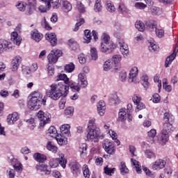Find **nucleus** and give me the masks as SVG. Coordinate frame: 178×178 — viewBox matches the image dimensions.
<instances>
[{"label":"nucleus","mask_w":178,"mask_h":178,"mask_svg":"<svg viewBox=\"0 0 178 178\" xmlns=\"http://www.w3.org/2000/svg\"><path fill=\"white\" fill-rule=\"evenodd\" d=\"M69 87L76 92H79L81 88L79 83L70 81V82L65 85L63 82L54 83L50 86V90L47 92V96L54 101H58L60 97H66L67 95V91H69Z\"/></svg>","instance_id":"obj_1"},{"label":"nucleus","mask_w":178,"mask_h":178,"mask_svg":"<svg viewBox=\"0 0 178 178\" xmlns=\"http://www.w3.org/2000/svg\"><path fill=\"white\" fill-rule=\"evenodd\" d=\"M86 134V138L88 141L91 143H98V140L101 137V129L97 127L95 124V118H91L88 124V131Z\"/></svg>","instance_id":"obj_2"},{"label":"nucleus","mask_w":178,"mask_h":178,"mask_svg":"<svg viewBox=\"0 0 178 178\" xmlns=\"http://www.w3.org/2000/svg\"><path fill=\"white\" fill-rule=\"evenodd\" d=\"M67 163V160L65 158V154L62 152H58V158L51 159L49 161V166L55 169L58 168L59 165L62 167L63 169L66 168V164Z\"/></svg>","instance_id":"obj_3"},{"label":"nucleus","mask_w":178,"mask_h":178,"mask_svg":"<svg viewBox=\"0 0 178 178\" xmlns=\"http://www.w3.org/2000/svg\"><path fill=\"white\" fill-rule=\"evenodd\" d=\"M173 131V125L172 124H167L165 127H163L161 131V135L158 138L156 143L161 144V145H165L166 143L169 140V133Z\"/></svg>","instance_id":"obj_4"},{"label":"nucleus","mask_w":178,"mask_h":178,"mask_svg":"<svg viewBox=\"0 0 178 178\" xmlns=\"http://www.w3.org/2000/svg\"><path fill=\"white\" fill-rule=\"evenodd\" d=\"M41 97H42V95L38 92H35L32 95L28 102V108H29L31 111H38V109L41 108V101L40 100Z\"/></svg>","instance_id":"obj_5"},{"label":"nucleus","mask_w":178,"mask_h":178,"mask_svg":"<svg viewBox=\"0 0 178 178\" xmlns=\"http://www.w3.org/2000/svg\"><path fill=\"white\" fill-rule=\"evenodd\" d=\"M37 116L40 120L39 123L40 127H44L45 124H48L51 122V114L48 112H44L42 111H39Z\"/></svg>","instance_id":"obj_6"},{"label":"nucleus","mask_w":178,"mask_h":178,"mask_svg":"<svg viewBox=\"0 0 178 178\" xmlns=\"http://www.w3.org/2000/svg\"><path fill=\"white\" fill-rule=\"evenodd\" d=\"M118 42L120 47V51L123 56V58H127L130 55V51L129 50V45L124 42L122 36L118 37Z\"/></svg>","instance_id":"obj_7"},{"label":"nucleus","mask_w":178,"mask_h":178,"mask_svg":"<svg viewBox=\"0 0 178 178\" xmlns=\"http://www.w3.org/2000/svg\"><path fill=\"white\" fill-rule=\"evenodd\" d=\"M63 54L62 51L58 49L51 50L50 54H49L47 56L49 63H56L59 58H60Z\"/></svg>","instance_id":"obj_8"},{"label":"nucleus","mask_w":178,"mask_h":178,"mask_svg":"<svg viewBox=\"0 0 178 178\" xmlns=\"http://www.w3.org/2000/svg\"><path fill=\"white\" fill-rule=\"evenodd\" d=\"M102 145L106 154L114 155L115 152H116V148L115 147V143H113V142L106 139L104 140Z\"/></svg>","instance_id":"obj_9"},{"label":"nucleus","mask_w":178,"mask_h":178,"mask_svg":"<svg viewBox=\"0 0 178 178\" xmlns=\"http://www.w3.org/2000/svg\"><path fill=\"white\" fill-rule=\"evenodd\" d=\"M16 31H13L11 33V41L14 42V44H16L18 47L22 44V37L19 35L18 33H20L22 31V24H19L16 28Z\"/></svg>","instance_id":"obj_10"},{"label":"nucleus","mask_w":178,"mask_h":178,"mask_svg":"<svg viewBox=\"0 0 178 178\" xmlns=\"http://www.w3.org/2000/svg\"><path fill=\"white\" fill-rule=\"evenodd\" d=\"M116 49V44L113 42H107L106 43H101L100 51L106 54V52H112L113 49Z\"/></svg>","instance_id":"obj_11"},{"label":"nucleus","mask_w":178,"mask_h":178,"mask_svg":"<svg viewBox=\"0 0 178 178\" xmlns=\"http://www.w3.org/2000/svg\"><path fill=\"white\" fill-rule=\"evenodd\" d=\"M12 49H15V47L12 42L0 39V54L5 52V51H12Z\"/></svg>","instance_id":"obj_12"},{"label":"nucleus","mask_w":178,"mask_h":178,"mask_svg":"<svg viewBox=\"0 0 178 178\" xmlns=\"http://www.w3.org/2000/svg\"><path fill=\"white\" fill-rule=\"evenodd\" d=\"M26 15L29 16L33 15L35 9H37V0H27Z\"/></svg>","instance_id":"obj_13"},{"label":"nucleus","mask_w":178,"mask_h":178,"mask_svg":"<svg viewBox=\"0 0 178 178\" xmlns=\"http://www.w3.org/2000/svg\"><path fill=\"white\" fill-rule=\"evenodd\" d=\"M138 76V67L133 66L129 71L128 79L130 83H134L137 80Z\"/></svg>","instance_id":"obj_14"},{"label":"nucleus","mask_w":178,"mask_h":178,"mask_svg":"<svg viewBox=\"0 0 178 178\" xmlns=\"http://www.w3.org/2000/svg\"><path fill=\"white\" fill-rule=\"evenodd\" d=\"M166 166V161L162 159H156L152 165V170H161Z\"/></svg>","instance_id":"obj_15"},{"label":"nucleus","mask_w":178,"mask_h":178,"mask_svg":"<svg viewBox=\"0 0 178 178\" xmlns=\"http://www.w3.org/2000/svg\"><path fill=\"white\" fill-rule=\"evenodd\" d=\"M60 6L64 13H69V12H71L72 9H73L72 3L67 0H60Z\"/></svg>","instance_id":"obj_16"},{"label":"nucleus","mask_w":178,"mask_h":178,"mask_svg":"<svg viewBox=\"0 0 178 178\" xmlns=\"http://www.w3.org/2000/svg\"><path fill=\"white\" fill-rule=\"evenodd\" d=\"M20 63H22V57L20 56H15L13 57L11 61L12 72H17V70L19 69V67L20 66Z\"/></svg>","instance_id":"obj_17"},{"label":"nucleus","mask_w":178,"mask_h":178,"mask_svg":"<svg viewBox=\"0 0 178 178\" xmlns=\"http://www.w3.org/2000/svg\"><path fill=\"white\" fill-rule=\"evenodd\" d=\"M47 41L50 42L52 47H55L58 44V38H56V34L54 33H47L44 35Z\"/></svg>","instance_id":"obj_18"},{"label":"nucleus","mask_w":178,"mask_h":178,"mask_svg":"<svg viewBox=\"0 0 178 178\" xmlns=\"http://www.w3.org/2000/svg\"><path fill=\"white\" fill-rule=\"evenodd\" d=\"M19 119V113H17V112H13V113H10L7 116L6 120L8 124H15V122H17Z\"/></svg>","instance_id":"obj_19"},{"label":"nucleus","mask_w":178,"mask_h":178,"mask_svg":"<svg viewBox=\"0 0 178 178\" xmlns=\"http://www.w3.org/2000/svg\"><path fill=\"white\" fill-rule=\"evenodd\" d=\"M108 101L112 105H119L120 104V97L118 95V92H113L109 95Z\"/></svg>","instance_id":"obj_20"},{"label":"nucleus","mask_w":178,"mask_h":178,"mask_svg":"<svg viewBox=\"0 0 178 178\" xmlns=\"http://www.w3.org/2000/svg\"><path fill=\"white\" fill-rule=\"evenodd\" d=\"M17 160H16V159H14L13 156H10L8 159V162H9V163H11V165H13L15 170H16V172H22V170H23V169L22 168V164L20 163H16Z\"/></svg>","instance_id":"obj_21"},{"label":"nucleus","mask_w":178,"mask_h":178,"mask_svg":"<svg viewBox=\"0 0 178 178\" xmlns=\"http://www.w3.org/2000/svg\"><path fill=\"white\" fill-rule=\"evenodd\" d=\"M31 37L33 41H35V42H40L42 38H44L42 33H40L37 30H33L31 32Z\"/></svg>","instance_id":"obj_22"},{"label":"nucleus","mask_w":178,"mask_h":178,"mask_svg":"<svg viewBox=\"0 0 178 178\" xmlns=\"http://www.w3.org/2000/svg\"><path fill=\"white\" fill-rule=\"evenodd\" d=\"M81 166L80 164H79V163L77 162H72L71 163V172L72 173V175H74V176H78L81 172Z\"/></svg>","instance_id":"obj_23"},{"label":"nucleus","mask_w":178,"mask_h":178,"mask_svg":"<svg viewBox=\"0 0 178 178\" xmlns=\"http://www.w3.org/2000/svg\"><path fill=\"white\" fill-rule=\"evenodd\" d=\"M129 117V114L127 113V110L126 108H120L118 113V122H124L127 120V118Z\"/></svg>","instance_id":"obj_24"},{"label":"nucleus","mask_w":178,"mask_h":178,"mask_svg":"<svg viewBox=\"0 0 178 178\" xmlns=\"http://www.w3.org/2000/svg\"><path fill=\"white\" fill-rule=\"evenodd\" d=\"M38 69V65L37 63H33L31 65V67H22V73L24 74H30L31 72H36V70Z\"/></svg>","instance_id":"obj_25"},{"label":"nucleus","mask_w":178,"mask_h":178,"mask_svg":"<svg viewBox=\"0 0 178 178\" xmlns=\"http://www.w3.org/2000/svg\"><path fill=\"white\" fill-rule=\"evenodd\" d=\"M61 135L65 136V137H70V124H64L60 127Z\"/></svg>","instance_id":"obj_26"},{"label":"nucleus","mask_w":178,"mask_h":178,"mask_svg":"<svg viewBox=\"0 0 178 178\" xmlns=\"http://www.w3.org/2000/svg\"><path fill=\"white\" fill-rule=\"evenodd\" d=\"M33 159L38 163H44L47 161V156L44 154L36 152L33 154Z\"/></svg>","instance_id":"obj_27"},{"label":"nucleus","mask_w":178,"mask_h":178,"mask_svg":"<svg viewBox=\"0 0 178 178\" xmlns=\"http://www.w3.org/2000/svg\"><path fill=\"white\" fill-rule=\"evenodd\" d=\"M97 106L98 115H99V116H104L105 115V111L106 110L105 102L99 101Z\"/></svg>","instance_id":"obj_28"},{"label":"nucleus","mask_w":178,"mask_h":178,"mask_svg":"<svg viewBox=\"0 0 178 178\" xmlns=\"http://www.w3.org/2000/svg\"><path fill=\"white\" fill-rule=\"evenodd\" d=\"M78 152H79L81 158H85L87 155V144L80 143L78 147Z\"/></svg>","instance_id":"obj_29"},{"label":"nucleus","mask_w":178,"mask_h":178,"mask_svg":"<svg viewBox=\"0 0 178 178\" xmlns=\"http://www.w3.org/2000/svg\"><path fill=\"white\" fill-rule=\"evenodd\" d=\"M35 168L38 172H43L44 175H51V170H48V165L46 164H38Z\"/></svg>","instance_id":"obj_30"},{"label":"nucleus","mask_w":178,"mask_h":178,"mask_svg":"<svg viewBox=\"0 0 178 178\" xmlns=\"http://www.w3.org/2000/svg\"><path fill=\"white\" fill-rule=\"evenodd\" d=\"M177 52H178V49L177 50V51L176 50H175L172 54H171L169 56L166 58L165 63V67H169V66L172 65V62L175 60L176 58V54H177Z\"/></svg>","instance_id":"obj_31"},{"label":"nucleus","mask_w":178,"mask_h":178,"mask_svg":"<svg viewBox=\"0 0 178 178\" xmlns=\"http://www.w3.org/2000/svg\"><path fill=\"white\" fill-rule=\"evenodd\" d=\"M55 138L58 145H66V144H67V136L65 135H58Z\"/></svg>","instance_id":"obj_32"},{"label":"nucleus","mask_w":178,"mask_h":178,"mask_svg":"<svg viewBox=\"0 0 178 178\" xmlns=\"http://www.w3.org/2000/svg\"><path fill=\"white\" fill-rule=\"evenodd\" d=\"M140 80L142 81V84L144 87V88H148L149 87V79L148 77V75L147 74H143L140 76Z\"/></svg>","instance_id":"obj_33"},{"label":"nucleus","mask_w":178,"mask_h":178,"mask_svg":"<svg viewBox=\"0 0 178 178\" xmlns=\"http://www.w3.org/2000/svg\"><path fill=\"white\" fill-rule=\"evenodd\" d=\"M111 60L114 63L115 67L120 66V62H122V56L120 54H115L112 56Z\"/></svg>","instance_id":"obj_34"},{"label":"nucleus","mask_w":178,"mask_h":178,"mask_svg":"<svg viewBox=\"0 0 178 178\" xmlns=\"http://www.w3.org/2000/svg\"><path fill=\"white\" fill-rule=\"evenodd\" d=\"M172 119L173 117L170 115V114L168 112L164 113L163 114V127L166 126V124H170V122H172Z\"/></svg>","instance_id":"obj_35"},{"label":"nucleus","mask_w":178,"mask_h":178,"mask_svg":"<svg viewBox=\"0 0 178 178\" xmlns=\"http://www.w3.org/2000/svg\"><path fill=\"white\" fill-rule=\"evenodd\" d=\"M15 6L18 10H19V12H25L26 13V9H27V3L24 1H18Z\"/></svg>","instance_id":"obj_36"},{"label":"nucleus","mask_w":178,"mask_h":178,"mask_svg":"<svg viewBox=\"0 0 178 178\" xmlns=\"http://www.w3.org/2000/svg\"><path fill=\"white\" fill-rule=\"evenodd\" d=\"M131 164L133 165V166H134L137 173H138L140 175L143 172L141 170V165L140 164V162L137 161V160H136L134 159H131Z\"/></svg>","instance_id":"obj_37"},{"label":"nucleus","mask_w":178,"mask_h":178,"mask_svg":"<svg viewBox=\"0 0 178 178\" xmlns=\"http://www.w3.org/2000/svg\"><path fill=\"white\" fill-rule=\"evenodd\" d=\"M73 113H74V108L72 106H70L65 109L63 115L65 118H72Z\"/></svg>","instance_id":"obj_38"},{"label":"nucleus","mask_w":178,"mask_h":178,"mask_svg":"<svg viewBox=\"0 0 178 178\" xmlns=\"http://www.w3.org/2000/svg\"><path fill=\"white\" fill-rule=\"evenodd\" d=\"M118 12H120L121 15H126L129 12V10L124 3H120L118 6Z\"/></svg>","instance_id":"obj_39"},{"label":"nucleus","mask_w":178,"mask_h":178,"mask_svg":"<svg viewBox=\"0 0 178 178\" xmlns=\"http://www.w3.org/2000/svg\"><path fill=\"white\" fill-rule=\"evenodd\" d=\"M84 37H83V42L88 44L91 40H92L91 37V31L90 30H85L84 31Z\"/></svg>","instance_id":"obj_40"},{"label":"nucleus","mask_w":178,"mask_h":178,"mask_svg":"<svg viewBox=\"0 0 178 178\" xmlns=\"http://www.w3.org/2000/svg\"><path fill=\"white\" fill-rule=\"evenodd\" d=\"M150 12L151 13H153V15H156L157 16H159L163 13V10H162V8L156 6L151 7Z\"/></svg>","instance_id":"obj_41"},{"label":"nucleus","mask_w":178,"mask_h":178,"mask_svg":"<svg viewBox=\"0 0 178 178\" xmlns=\"http://www.w3.org/2000/svg\"><path fill=\"white\" fill-rule=\"evenodd\" d=\"M47 134L50 136V137L56 138V136H58V131L56 130V128L55 127L51 126L49 128L47 131Z\"/></svg>","instance_id":"obj_42"},{"label":"nucleus","mask_w":178,"mask_h":178,"mask_svg":"<svg viewBox=\"0 0 178 178\" xmlns=\"http://www.w3.org/2000/svg\"><path fill=\"white\" fill-rule=\"evenodd\" d=\"M60 80L64 81L65 84H69V82L70 81L67 78V75H66L65 74H60L57 76V79H56V81H59Z\"/></svg>","instance_id":"obj_43"},{"label":"nucleus","mask_w":178,"mask_h":178,"mask_svg":"<svg viewBox=\"0 0 178 178\" xmlns=\"http://www.w3.org/2000/svg\"><path fill=\"white\" fill-rule=\"evenodd\" d=\"M76 8L79 13H86V8L81 1H77Z\"/></svg>","instance_id":"obj_44"},{"label":"nucleus","mask_w":178,"mask_h":178,"mask_svg":"<svg viewBox=\"0 0 178 178\" xmlns=\"http://www.w3.org/2000/svg\"><path fill=\"white\" fill-rule=\"evenodd\" d=\"M47 149L51 151L53 154H56L58 152V147L52 144L51 142H47Z\"/></svg>","instance_id":"obj_45"},{"label":"nucleus","mask_w":178,"mask_h":178,"mask_svg":"<svg viewBox=\"0 0 178 178\" xmlns=\"http://www.w3.org/2000/svg\"><path fill=\"white\" fill-rule=\"evenodd\" d=\"M101 44H105L106 42H111V36L108 33H103L101 36Z\"/></svg>","instance_id":"obj_46"},{"label":"nucleus","mask_w":178,"mask_h":178,"mask_svg":"<svg viewBox=\"0 0 178 178\" xmlns=\"http://www.w3.org/2000/svg\"><path fill=\"white\" fill-rule=\"evenodd\" d=\"M120 170L121 175H126L129 173V168L126 166V163H124V162L120 163Z\"/></svg>","instance_id":"obj_47"},{"label":"nucleus","mask_w":178,"mask_h":178,"mask_svg":"<svg viewBox=\"0 0 178 178\" xmlns=\"http://www.w3.org/2000/svg\"><path fill=\"white\" fill-rule=\"evenodd\" d=\"M106 8L108 12H110V13H113V12H115L116 8H115V6L112 3L111 1H107L106 3Z\"/></svg>","instance_id":"obj_48"},{"label":"nucleus","mask_w":178,"mask_h":178,"mask_svg":"<svg viewBox=\"0 0 178 178\" xmlns=\"http://www.w3.org/2000/svg\"><path fill=\"white\" fill-rule=\"evenodd\" d=\"M147 136L149 138H152L150 143H154L156 144V140H154L155 136H156V129H151L149 131L147 132Z\"/></svg>","instance_id":"obj_49"},{"label":"nucleus","mask_w":178,"mask_h":178,"mask_svg":"<svg viewBox=\"0 0 178 178\" xmlns=\"http://www.w3.org/2000/svg\"><path fill=\"white\" fill-rule=\"evenodd\" d=\"M135 26L138 31H144V30H145V25L143 22L137 21L135 24Z\"/></svg>","instance_id":"obj_50"},{"label":"nucleus","mask_w":178,"mask_h":178,"mask_svg":"<svg viewBox=\"0 0 178 178\" xmlns=\"http://www.w3.org/2000/svg\"><path fill=\"white\" fill-rule=\"evenodd\" d=\"M116 168H111L108 166L104 168V173H105L107 176H112L115 173Z\"/></svg>","instance_id":"obj_51"},{"label":"nucleus","mask_w":178,"mask_h":178,"mask_svg":"<svg viewBox=\"0 0 178 178\" xmlns=\"http://www.w3.org/2000/svg\"><path fill=\"white\" fill-rule=\"evenodd\" d=\"M41 26L42 27L45 29V30H52V26L49 25V23H48V22H47V19H45V17H44L41 22Z\"/></svg>","instance_id":"obj_52"},{"label":"nucleus","mask_w":178,"mask_h":178,"mask_svg":"<svg viewBox=\"0 0 178 178\" xmlns=\"http://www.w3.org/2000/svg\"><path fill=\"white\" fill-rule=\"evenodd\" d=\"M90 56L93 60L98 59V51L95 47L90 48Z\"/></svg>","instance_id":"obj_53"},{"label":"nucleus","mask_w":178,"mask_h":178,"mask_svg":"<svg viewBox=\"0 0 178 178\" xmlns=\"http://www.w3.org/2000/svg\"><path fill=\"white\" fill-rule=\"evenodd\" d=\"M149 49L151 51L155 52V51H157L158 49H159V47L157 46V44L155 43V42L152 40L149 42Z\"/></svg>","instance_id":"obj_54"},{"label":"nucleus","mask_w":178,"mask_h":178,"mask_svg":"<svg viewBox=\"0 0 178 178\" xmlns=\"http://www.w3.org/2000/svg\"><path fill=\"white\" fill-rule=\"evenodd\" d=\"M145 155L146 158H148V159H155V158H156V155L154 153V152L149 149H146L145 151Z\"/></svg>","instance_id":"obj_55"},{"label":"nucleus","mask_w":178,"mask_h":178,"mask_svg":"<svg viewBox=\"0 0 178 178\" xmlns=\"http://www.w3.org/2000/svg\"><path fill=\"white\" fill-rule=\"evenodd\" d=\"M103 69L104 72H109L111 69H112V63L111 62V60H107L103 65Z\"/></svg>","instance_id":"obj_56"},{"label":"nucleus","mask_w":178,"mask_h":178,"mask_svg":"<svg viewBox=\"0 0 178 178\" xmlns=\"http://www.w3.org/2000/svg\"><path fill=\"white\" fill-rule=\"evenodd\" d=\"M74 64L73 63H70L65 66V71L66 73H72V72L74 70Z\"/></svg>","instance_id":"obj_57"},{"label":"nucleus","mask_w":178,"mask_h":178,"mask_svg":"<svg viewBox=\"0 0 178 178\" xmlns=\"http://www.w3.org/2000/svg\"><path fill=\"white\" fill-rule=\"evenodd\" d=\"M83 173L85 178H90V172L88 169V165H84L83 167Z\"/></svg>","instance_id":"obj_58"},{"label":"nucleus","mask_w":178,"mask_h":178,"mask_svg":"<svg viewBox=\"0 0 178 178\" xmlns=\"http://www.w3.org/2000/svg\"><path fill=\"white\" fill-rule=\"evenodd\" d=\"M95 11L101 12L102 10V5H101V0H96L94 6Z\"/></svg>","instance_id":"obj_59"},{"label":"nucleus","mask_w":178,"mask_h":178,"mask_svg":"<svg viewBox=\"0 0 178 178\" xmlns=\"http://www.w3.org/2000/svg\"><path fill=\"white\" fill-rule=\"evenodd\" d=\"M142 98L138 95H134L132 96V101L135 105H137V104H140L142 101Z\"/></svg>","instance_id":"obj_60"},{"label":"nucleus","mask_w":178,"mask_h":178,"mask_svg":"<svg viewBox=\"0 0 178 178\" xmlns=\"http://www.w3.org/2000/svg\"><path fill=\"white\" fill-rule=\"evenodd\" d=\"M136 112H139V111H143V109H145V104L141 102L140 103L136 104Z\"/></svg>","instance_id":"obj_61"},{"label":"nucleus","mask_w":178,"mask_h":178,"mask_svg":"<svg viewBox=\"0 0 178 178\" xmlns=\"http://www.w3.org/2000/svg\"><path fill=\"white\" fill-rule=\"evenodd\" d=\"M156 22H152L149 24L148 25V30L149 31H156Z\"/></svg>","instance_id":"obj_62"},{"label":"nucleus","mask_w":178,"mask_h":178,"mask_svg":"<svg viewBox=\"0 0 178 178\" xmlns=\"http://www.w3.org/2000/svg\"><path fill=\"white\" fill-rule=\"evenodd\" d=\"M120 79L122 82L126 81V79H127V72H126V71H121L120 72Z\"/></svg>","instance_id":"obj_63"},{"label":"nucleus","mask_w":178,"mask_h":178,"mask_svg":"<svg viewBox=\"0 0 178 178\" xmlns=\"http://www.w3.org/2000/svg\"><path fill=\"white\" fill-rule=\"evenodd\" d=\"M7 173L8 178H15V176H16V172L13 169L7 170Z\"/></svg>","instance_id":"obj_64"}]
</instances>
